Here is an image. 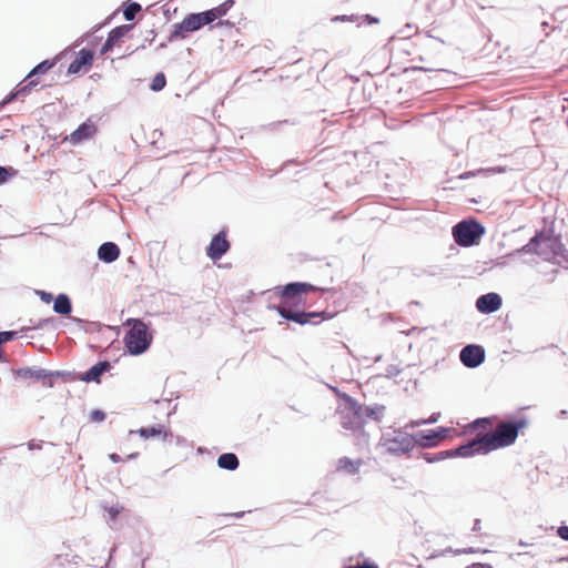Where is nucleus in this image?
<instances>
[{
  "instance_id": "393cba45",
  "label": "nucleus",
  "mask_w": 568,
  "mask_h": 568,
  "mask_svg": "<svg viewBox=\"0 0 568 568\" xmlns=\"http://www.w3.org/2000/svg\"><path fill=\"white\" fill-rule=\"evenodd\" d=\"M54 64H55L54 60H44V61H42L41 63L36 65L30 71V73L28 74L27 79H31V78H33L34 75H38V74L47 73L51 68H53Z\"/></svg>"
},
{
  "instance_id": "20e7f679",
  "label": "nucleus",
  "mask_w": 568,
  "mask_h": 568,
  "mask_svg": "<svg viewBox=\"0 0 568 568\" xmlns=\"http://www.w3.org/2000/svg\"><path fill=\"white\" fill-rule=\"evenodd\" d=\"M125 325L130 326L124 336V345L128 352L131 355L144 353L152 342V334L149 332L146 324L138 318H129Z\"/></svg>"
},
{
  "instance_id": "1a4fd4ad",
  "label": "nucleus",
  "mask_w": 568,
  "mask_h": 568,
  "mask_svg": "<svg viewBox=\"0 0 568 568\" xmlns=\"http://www.w3.org/2000/svg\"><path fill=\"white\" fill-rule=\"evenodd\" d=\"M230 250V242L226 239V232L221 231L210 242L206 248L207 256L213 260H220Z\"/></svg>"
},
{
  "instance_id": "7c9ffc66",
  "label": "nucleus",
  "mask_w": 568,
  "mask_h": 568,
  "mask_svg": "<svg viewBox=\"0 0 568 568\" xmlns=\"http://www.w3.org/2000/svg\"><path fill=\"white\" fill-rule=\"evenodd\" d=\"M333 22H337V21H342V22H356L357 21V17L352 14V16H336L332 19Z\"/></svg>"
},
{
  "instance_id": "c9c22d12",
  "label": "nucleus",
  "mask_w": 568,
  "mask_h": 568,
  "mask_svg": "<svg viewBox=\"0 0 568 568\" xmlns=\"http://www.w3.org/2000/svg\"><path fill=\"white\" fill-rule=\"evenodd\" d=\"M41 300L45 303H50L52 301V295L50 293L41 292Z\"/></svg>"
},
{
  "instance_id": "7ed1b4c3",
  "label": "nucleus",
  "mask_w": 568,
  "mask_h": 568,
  "mask_svg": "<svg viewBox=\"0 0 568 568\" xmlns=\"http://www.w3.org/2000/svg\"><path fill=\"white\" fill-rule=\"evenodd\" d=\"M335 392L343 400L336 409L342 427L352 432L362 430L365 424L362 404L345 393H341L338 390Z\"/></svg>"
},
{
  "instance_id": "4be33fe9",
  "label": "nucleus",
  "mask_w": 568,
  "mask_h": 568,
  "mask_svg": "<svg viewBox=\"0 0 568 568\" xmlns=\"http://www.w3.org/2000/svg\"><path fill=\"white\" fill-rule=\"evenodd\" d=\"M53 310L61 315H69L72 311L70 298L65 294H60L54 300Z\"/></svg>"
},
{
  "instance_id": "f8f14e48",
  "label": "nucleus",
  "mask_w": 568,
  "mask_h": 568,
  "mask_svg": "<svg viewBox=\"0 0 568 568\" xmlns=\"http://www.w3.org/2000/svg\"><path fill=\"white\" fill-rule=\"evenodd\" d=\"M364 465L362 458L352 459L349 457H341L336 462L335 471L344 475L354 476L359 473L361 467Z\"/></svg>"
},
{
  "instance_id": "f3484780",
  "label": "nucleus",
  "mask_w": 568,
  "mask_h": 568,
  "mask_svg": "<svg viewBox=\"0 0 568 568\" xmlns=\"http://www.w3.org/2000/svg\"><path fill=\"white\" fill-rule=\"evenodd\" d=\"M234 6V0H226L220 6L204 11L203 18L206 19L207 23L213 22L217 18L224 17L229 10Z\"/></svg>"
},
{
  "instance_id": "72a5a7b5",
  "label": "nucleus",
  "mask_w": 568,
  "mask_h": 568,
  "mask_svg": "<svg viewBox=\"0 0 568 568\" xmlns=\"http://www.w3.org/2000/svg\"><path fill=\"white\" fill-rule=\"evenodd\" d=\"M9 178V172L6 168L3 166H0V183H3L8 180Z\"/></svg>"
},
{
  "instance_id": "2f4dec72",
  "label": "nucleus",
  "mask_w": 568,
  "mask_h": 568,
  "mask_svg": "<svg viewBox=\"0 0 568 568\" xmlns=\"http://www.w3.org/2000/svg\"><path fill=\"white\" fill-rule=\"evenodd\" d=\"M106 511L110 515L111 519H115L123 511V507L113 506L108 508Z\"/></svg>"
},
{
  "instance_id": "a211bd4d",
  "label": "nucleus",
  "mask_w": 568,
  "mask_h": 568,
  "mask_svg": "<svg viewBox=\"0 0 568 568\" xmlns=\"http://www.w3.org/2000/svg\"><path fill=\"white\" fill-rule=\"evenodd\" d=\"M130 29L128 26H122L114 28L108 34V39L101 48V54H105L110 50H112L113 45L125 34V32Z\"/></svg>"
},
{
  "instance_id": "0eeeda50",
  "label": "nucleus",
  "mask_w": 568,
  "mask_h": 568,
  "mask_svg": "<svg viewBox=\"0 0 568 568\" xmlns=\"http://www.w3.org/2000/svg\"><path fill=\"white\" fill-rule=\"evenodd\" d=\"M204 13H190L180 23L173 26L172 38L184 39L187 33L209 24L203 18Z\"/></svg>"
},
{
  "instance_id": "bb28decb",
  "label": "nucleus",
  "mask_w": 568,
  "mask_h": 568,
  "mask_svg": "<svg viewBox=\"0 0 568 568\" xmlns=\"http://www.w3.org/2000/svg\"><path fill=\"white\" fill-rule=\"evenodd\" d=\"M141 6L138 3V2H132L130 3L125 9H124V18L129 21L133 20L135 14L138 12L141 11Z\"/></svg>"
},
{
  "instance_id": "423d86ee",
  "label": "nucleus",
  "mask_w": 568,
  "mask_h": 568,
  "mask_svg": "<svg viewBox=\"0 0 568 568\" xmlns=\"http://www.w3.org/2000/svg\"><path fill=\"white\" fill-rule=\"evenodd\" d=\"M383 446L392 454H405L415 446V439L407 433L394 432L383 438Z\"/></svg>"
},
{
  "instance_id": "6ab92c4d",
  "label": "nucleus",
  "mask_w": 568,
  "mask_h": 568,
  "mask_svg": "<svg viewBox=\"0 0 568 568\" xmlns=\"http://www.w3.org/2000/svg\"><path fill=\"white\" fill-rule=\"evenodd\" d=\"M554 240L546 236H536L527 245L529 252H535L539 255L545 254V250L552 247Z\"/></svg>"
},
{
  "instance_id": "473e14b6",
  "label": "nucleus",
  "mask_w": 568,
  "mask_h": 568,
  "mask_svg": "<svg viewBox=\"0 0 568 568\" xmlns=\"http://www.w3.org/2000/svg\"><path fill=\"white\" fill-rule=\"evenodd\" d=\"M557 532L562 539L568 540V526L559 527Z\"/></svg>"
},
{
  "instance_id": "9b49d317",
  "label": "nucleus",
  "mask_w": 568,
  "mask_h": 568,
  "mask_svg": "<svg viewBox=\"0 0 568 568\" xmlns=\"http://www.w3.org/2000/svg\"><path fill=\"white\" fill-rule=\"evenodd\" d=\"M501 303V297L497 293H488L477 298L476 307L480 313L489 314L498 311Z\"/></svg>"
},
{
  "instance_id": "b1692460",
  "label": "nucleus",
  "mask_w": 568,
  "mask_h": 568,
  "mask_svg": "<svg viewBox=\"0 0 568 568\" xmlns=\"http://www.w3.org/2000/svg\"><path fill=\"white\" fill-rule=\"evenodd\" d=\"M363 417L372 418L376 422H379L385 413V406L383 405H374V406H364L362 405Z\"/></svg>"
},
{
  "instance_id": "f704fd0d",
  "label": "nucleus",
  "mask_w": 568,
  "mask_h": 568,
  "mask_svg": "<svg viewBox=\"0 0 568 568\" xmlns=\"http://www.w3.org/2000/svg\"><path fill=\"white\" fill-rule=\"evenodd\" d=\"M481 530H483L481 520L475 519L474 526H473V531L481 534Z\"/></svg>"
},
{
  "instance_id": "dca6fc26",
  "label": "nucleus",
  "mask_w": 568,
  "mask_h": 568,
  "mask_svg": "<svg viewBox=\"0 0 568 568\" xmlns=\"http://www.w3.org/2000/svg\"><path fill=\"white\" fill-rule=\"evenodd\" d=\"M120 255V248L115 243L105 242L98 250V256L100 260L112 263L118 260Z\"/></svg>"
},
{
  "instance_id": "c756f323",
  "label": "nucleus",
  "mask_w": 568,
  "mask_h": 568,
  "mask_svg": "<svg viewBox=\"0 0 568 568\" xmlns=\"http://www.w3.org/2000/svg\"><path fill=\"white\" fill-rule=\"evenodd\" d=\"M104 419H105V414L100 409H95V410L91 412V414H90L91 422L101 423Z\"/></svg>"
},
{
  "instance_id": "cd10ccee",
  "label": "nucleus",
  "mask_w": 568,
  "mask_h": 568,
  "mask_svg": "<svg viewBox=\"0 0 568 568\" xmlns=\"http://www.w3.org/2000/svg\"><path fill=\"white\" fill-rule=\"evenodd\" d=\"M165 84H166L165 75L163 73H158L153 78L150 87L153 91H160L165 87Z\"/></svg>"
},
{
  "instance_id": "a878e982",
  "label": "nucleus",
  "mask_w": 568,
  "mask_h": 568,
  "mask_svg": "<svg viewBox=\"0 0 568 568\" xmlns=\"http://www.w3.org/2000/svg\"><path fill=\"white\" fill-rule=\"evenodd\" d=\"M38 83L33 80L29 81V83H27L26 85L19 88L16 92H12L10 93L4 100H3V104H7L9 102H11L12 100H14L20 93H23L26 91H28L29 89H31L32 87H36Z\"/></svg>"
},
{
  "instance_id": "a19ab883",
  "label": "nucleus",
  "mask_w": 568,
  "mask_h": 568,
  "mask_svg": "<svg viewBox=\"0 0 568 568\" xmlns=\"http://www.w3.org/2000/svg\"><path fill=\"white\" fill-rule=\"evenodd\" d=\"M28 447H29V449H36V448L40 449V448H41V446H40V445L34 444V443H29V444H28Z\"/></svg>"
},
{
  "instance_id": "412c9836",
  "label": "nucleus",
  "mask_w": 568,
  "mask_h": 568,
  "mask_svg": "<svg viewBox=\"0 0 568 568\" xmlns=\"http://www.w3.org/2000/svg\"><path fill=\"white\" fill-rule=\"evenodd\" d=\"M136 433L140 434L143 438H150V437H161L163 439H166L171 434L168 432V429L162 426H152V427H142Z\"/></svg>"
},
{
  "instance_id": "ea45409f",
  "label": "nucleus",
  "mask_w": 568,
  "mask_h": 568,
  "mask_svg": "<svg viewBox=\"0 0 568 568\" xmlns=\"http://www.w3.org/2000/svg\"><path fill=\"white\" fill-rule=\"evenodd\" d=\"M354 568H376V567L372 564H364V565L356 566Z\"/></svg>"
},
{
  "instance_id": "79ce46f5",
  "label": "nucleus",
  "mask_w": 568,
  "mask_h": 568,
  "mask_svg": "<svg viewBox=\"0 0 568 568\" xmlns=\"http://www.w3.org/2000/svg\"><path fill=\"white\" fill-rule=\"evenodd\" d=\"M138 456H139V453H138V452H134V453L129 454V455H128V458H129V459H133V458H135V457H138Z\"/></svg>"
},
{
  "instance_id": "39448f33",
  "label": "nucleus",
  "mask_w": 568,
  "mask_h": 568,
  "mask_svg": "<svg viewBox=\"0 0 568 568\" xmlns=\"http://www.w3.org/2000/svg\"><path fill=\"white\" fill-rule=\"evenodd\" d=\"M484 233V226L475 220L462 221L453 227L455 242L465 247L476 244Z\"/></svg>"
},
{
  "instance_id": "4c0bfd02",
  "label": "nucleus",
  "mask_w": 568,
  "mask_h": 568,
  "mask_svg": "<svg viewBox=\"0 0 568 568\" xmlns=\"http://www.w3.org/2000/svg\"><path fill=\"white\" fill-rule=\"evenodd\" d=\"M109 458L113 462V463H120L122 462V458L120 457V455L113 453V454H110L109 455Z\"/></svg>"
},
{
  "instance_id": "c85d7f7f",
  "label": "nucleus",
  "mask_w": 568,
  "mask_h": 568,
  "mask_svg": "<svg viewBox=\"0 0 568 568\" xmlns=\"http://www.w3.org/2000/svg\"><path fill=\"white\" fill-rule=\"evenodd\" d=\"M17 336H18V332H14V331L1 332L0 333V342L3 344V343L14 339Z\"/></svg>"
},
{
  "instance_id": "9d476101",
  "label": "nucleus",
  "mask_w": 568,
  "mask_h": 568,
  "mask_svg": "<svg viewBox=\"0 0 568 568\" xmlns=\"http://www.w3.org/2000/svg\"><path fill=\"white\" fill-rule=\"evenodd\" d=\"M485 353L480 346L467 345L460 352L462 363L470 368L477 367L484 362Z\"/></svg>"
},
{
  "instance_id": "5701e85b",
  "label": "nucleus",
  "mask_w": 568,
  "mask_h": 568,
  "mask_svg": "<svg viewBox=\"0 0 568 568\" xmlns=\"http://www.w3.org/2000/svg\"><path fill=\"white\" fill-rule=\"evenodd\" d=\"M217 465L221 468L234 470L239 467V459L235 454L225 453L219 457Z\"/></svg>"
},
{
  "instance_id": "ddd939ff",
  "label": "nucleus",
  "mask_w": 568,
  "mask_h": 568,
  "mask_svg": "<svg viewBox=\"0 0 568 568\" xmlns=\"http://www.w3.org/2000/svg\"><path fill=\"white\" fill-rule=\"evenodd\" d=\"M97 133V126L91 121L82 123L75 131H73L67 139L78 144L83 140L92 138Z\"/></svg>"
},
{
  "instance_id": "4468645a",
  "label": "nucleus",
  "mask_w": 568,
  "mask_h": 568,
  "mask_svg": "<svg viewBox=\"0 0 568 568\" xmlns=\"http://www.w3.org/2000/svg\"><path fill=\"white\" fill-rule=\"evenodd\" d=\"M111 363L108 361H102L93 365L89 371H87L82 376L81 381L85 383H100L101 376L111 369Z\"/></svg>"
},
{
  "instance_id": "2eb2a0df",
  "label": "nucleus",
  "mask_w": 568,
  "mask_h": 568,
  "mask_svg": "<svg viewBox=\"0 0 568 568\" xmlns=\"http://www.w3.org/2000/svg\"><path fill=\"white\" fill-rule=\"evenodd\" d=\"M16 376L21 379H30V381H45L51 376L45 369L39 368L34 369L31 367H22L14 372Z\"/></svg>"
},
{
  "instance_id": "f03ea898",
  "label": "nucleus",
  "mask_w": 568,
  "mask_h": 568,
  "mask_svg": "<svg viewBox=\"0 0 568 568\" xmlns=\"http://www.w3.org/2000/svg\"><path fill=\"white\" fill-rule=\"evenodd\" d=\"M280 305L276 307L278 314L288 321L300 325L310 323L317 324L321 321L332 318L325 312H303L307 305L306 296L318 288L310 283L294 282L278 288Z\"/></svg>"
},
{
  "instance_id": "f257e3e1",
  "label": "nucleus",
  "mask_w": 568,
  "mask_h": 568,
  "mask_svg": "<svg viewBox=\"0 0 568 568\" xmlns=\"http://www.w3.org/2000/svg\"><path fill=\"white\" fill-rule=\"evenodd\" d=\"M495 419L496 417L477 418L470 423L466 427V432L480 428L484 433L478 434L467 444L456 448L453 455L469 457L476 454L485 455L493 450L508 447L516 442L519 432L527 426L525 419L500 422L496 425L494 430L488 432V429L493 427Z\"/></svg>"
},
{
  "instance_id": "6e6552de",
  "label": "nucleus",
  "mask_w": 568,
  "mask_h": 568,
  "mask_svg": "<svg viewBox=\"0 0 568 568\" xmlns=\"http://www.w3.org/2000/svg\"><path fill=\"white\" fill-rule=\"evenodd\" d=\"M94 60V53L88 49H81L74 60L70 63L68 68L69 74H80L88 72Z\"/></svg>"
},
{
  "instance_id": "37998d69",
  "label": "nucleus",
  "mask_w": 568,
  "mask_h": 568,
  "mask_svg": "<svg viewBox=\"0 0 568 568\" xmlns=\"http://www.w3.org/2000/svg\"><path fill=\"white\" fill-rule=\"evenodd\" d=\"M477 550H474L473 548H469V549H465L463 552H476Z\"/></svg>"
},
{
  "instance_id": "e433bc0d",
  "label": "nucleus",
  "mask_w": 568,
  "mask_h": 568,
  "mask_svg": "<svg viewBox=\"0 0 568 568\" xmlns=\"http://www.w3.org/2000/svg\"><path fill=\"white\" fill-rule=\"evenodd\" d=\"M365 21L368 23V24H374V23H378V19L377 18H374L369 14H366L364 17Z\"/></svg>"
},
{
  "instance_id": "aec40b11",
  "label": "nucleus",
  "mask_w": 568,
  "mask_h": 568,
  "mask_svg": "<svg viewBox=\"0 0 568 568\" xmlns=\"http://www.w3.org/2000/svg\"><path fill=\"white\" fill-rule=\"evenodd\" d=\"M446 428H439V430H428L427 433L422 432L419 434L420 442L426 446L436 445L439 440L444 439L447 434Z\"/></svg>"
},
{
  "instance_id": "58836bf2",
  "label": "nucleus",
  "mask_w": 568,
  "mask_h": 568,
  "mask_svg": "<svg viewBox=\"0 0 568 568\" xmlns=\"http://www.w3.org/2000/svg\"><path fill=\"white\" fill-rule=\"evenodd\" d=\"M466 568H491V566L489 565H486V564H480V562H477V564H473Z\"/></svg>"
}]
</instances>
